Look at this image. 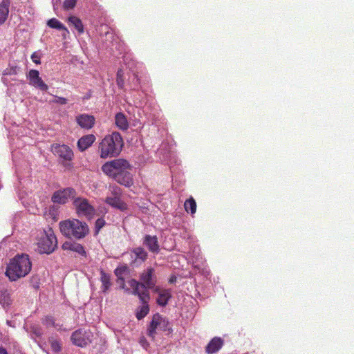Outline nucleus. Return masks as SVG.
I'll return each mask as SVG.
<instances>
[{
	"instance_id": "obj_1",
	"label": "nucleus",
	"mask_w": 354,
	"mask_h": 354,
	"mask_svg": "<svg viewBox=\"0 0 354 354\" xmlns=\"http://www.w3.org/2000/svg\"><path fill=\"white\" fill-rule=\"evenodd\" d=\"M130 169L129 162L122 158L106 162L102 167V170L106 175L126 187H130L133 183Z\"/></svg>"
},
{
	"instance_id": "obj_2",
	"label": "nucleus",
	"mask_w": 354,
	"mask_h": 354,
	"mask_svg": "<svg viewBox=\"0 0 354 354\" xmlns=\"http://www.w3.org/2000/svg\"><path fill=\"white\" fill-rule=\"evenodd\" d=\"M32 263L28 254H17L7 265L6 275L11 281L26 277L31 270Z\"/></svg>"
},
{
	"instance_id": "obj_3",
	"label": "nucleus",
	"mask_w": 354,
	"mask_h": 354,
	"mask_svg": "<svg viewBox=\"0 0 354 354\" xmlns=\"http://www.w3.org/2000/svg\"><path fill=\"white\" fill-rule=\"evenodd\" d=\"M124 141L121 134L113 132L106 135L99 144L100 156L107 158L118 156L122 151Z\"/></svg>"
},
{
	"instance_id": "obj_4",
	"label": "nucleus",
	"mask_w": 354,
	"mask_h": 354,
	"mask_svg": "<svg viewBox=\"0 0 354 354\" xmlns=\"http://www.w3.org/2000/svg\"><path fill=\"white\" fill-rule=\"evenodd\" d=\"M62 234L66 237L81 239L89 232L88 225L78 219L66 220L59 223Z\"/></svg>"
},
{
	"instance_id": "obj_5",
	"label": "nucleus",
	"mask_w": 354,
	"mask_h": 354,
	"mask_svg": "<svg viewBox=\"0 0 354 354\" xmlns=\"http://www.w3.org/2000/svg\"><path fill=\"white\" fill-rule=\"evenodd\" d=\"M50 151L57 158L58 162L66 169L73 168L74 153L73 149L67 145L54 143L50 146Z\"/></svg>"
},
{
	"instance_id": "obj_6",
	"label": "nucleus",
	"mask_w": 354,
	"mask_h": 354,
	"mask_svg": "<svg viewBox=\"0 0 354 354\" xmlns=\"http://www.w3.org/2000/svg\"><path fill=\"white\" fill-rule=\"evenodd\" d=\"M40 253L50 254L57 246V240L51 227L44 230L37 242Z\"/></svg>"
},
{
	"instance_id": "obj_7",
	"label": "nucleus",
	"mask_w": 354,
	"mask_h": 354,
	"mask_svg": "<svg viewBox=\"0 0 354 354\" xmlns=\"http://www.w3.org/2000/svg\"><path fill=\"white\" fill-rule=\"evenodd\" d=\"M73 205L77 216L80 217L84 216L91 218L95 214V208L85 198L75 197L73 201Z\"/></svg>"
},
{
	"instance_id": "obj_8",
	"label": "nucleus",
	"mask_w": 354,
	"mask_h": 354,
	"mask_svg": "<svg viewBox=\"0 0 354 354\" xmlns=\"http://www.w3.org/2000/svg\"><path fill=\"white\" fill-rule=\"evenodd\" d=\"M76 191L71 187H67L55 192L51 197V201L54 203L65 204L69 199L75 198Z\"/></svg>"
},
{
	"instance_id": "obj_9",
	"label": "nucleus",
	"mask_w": 354,
	"mask_h": 354,
	"mask_svg": "<svg viewBox=\"0 0 354 354\" xmlns=\"http://www.w3.org/2000/svg\"><path fill=\"white\" fill-rule=\"evenodd\" d=\"M140 280L141 288H153L157 282L155 270L151 267L144 270L140 274Z\"/></svg>"
},
{
	"instance_id": "obj_10",
	"label": "nucleus",
	"mask_w": 354,
	"mask_h": 354,
	"mask_svg": "<svg viewBox=\"0 0 354 354\" xmlns=\"http://www.w3.org/2000/svg\"><path fill=\"white\" fill-rule=\"evenodd\" d=\"M91 332L78 329L71 335V339L74 345L84 347L91 342Z\"/></svg>"
},
{
	"instance_id": "obj_11",
	"label": "nucleus",
	"mask_w": 354,
	"mask_h": 354,
	"mask_svg": "<svg viewBox=\"0 0 354 354\" xmlns=\"http://www.w3.org/2000/svg\"><path fill=\"white\" fill-rule=\"evenodd\" d=\"M128 283L132 288V294L137 295L142 304H148L150 299L148 288H141V283L134 279H131Z\"/></svg>"
},
{
	"instance_id": "obj_12",
	"label": "nucleus",
	"mask_w": 354,
	"mask_h": 354,
	"mask_svg": "<svg viewBox=\"0 0 354 354\" xmlns=\"http://www.w3.org/2000/svg\"><path fill=\"white\" fill-rule=\"evenodd\" d=\"M168 321L160 316L159 314H155L153 316L152 320L150 323L149 327L148 328V335L152 339H154L155 335L156 333V330L157 329L165 330V328L167 326Z\"/></svg>"
},
{
	"instance_id": "obj_13",
	"label": "nucleus",
	"mask_w": 354,
	"mask_h": 354,
	"mask_svg": "<svg viewBox=\"0 0 354 354\" xmlns=\"http://www.w3.org/2000/svg\"><path fill=\"white\" fill-rule=\"evenodd\" d=\"M131 266H137L145 262L148 258V254L142 247H137L131 250Z\"/></svg>"
},
{
	"instance_id": "obj_14",
	"label": "nucleus",
	"mask_w": 354,
	"mask_h": 354,
	"mask_svg": "<svg viewBox=\"0 0 354 354\" xmlns=\"http://www.w3.org/2000/svg\"><path fill=\"white\" fill-rule=\"evenodd\" d=\"M28 77L30 81V84L43 91H46L48 90V86L39 77V73L38 71L34 69L30 70L28 73Z\"/></svg>"
},
{
	"instance_id": "obj_15",
	"label": "nucleus",
	"mask_w": 354,
	"mask_h": 354,
	"mask_svg": "<svg viewBox=\"0 0 354 354\" xmlns=\"http://www.w3.org/2000/svg\"><path fill=\"white\" fill-rule=\"evenodd\" d=\"M105 202L111 207L120 211L127 209V205L122 201L119 196V193H118L116 190L114 191L112 196L106 197Z\"/></svg>"
},
{
	"instance_id": "obj_16",
	"label": "nucleus",
	"mask_w": 354,
	"mask_h": 354,
	"mask_svg": "<svg viewBox=\"0 0 354 354\" xmlns=\"http://www.w3.org/2000/svg\"><path fill=\"white\" fill-rule=\"evenodd\" d=\"M143 245L152 253L158 254L160 252V245L156 236L145 235L143 239Z\"/></svg>"
},
{
	"instance_id": "obj_17",
	"label": "nucleus",
	"mask_w": 354,
	"mask_h": 354,
	"mask_svg": "<svg viewBox=\"0 0 354 354\" xmlns=\"http://www.w3.org/2000/svg\"><path fill=\"white\" fill-rule=\"evenodd\" d=\"M224 340L219 337L212 338L205 347L207 354H214L218 352L223 346Z\"/></svg>"
},
{
	"instance_id": "obj_18",
	"label": "nucleus",
	"mask_w": 354,
	"mask_h": 354,
	"mask_svg": "<svg viewBox=\"0 0 354 354\" xmlns=\"http://www.w3.org/2000/svg\"><path fill=\"white\" fill-rule=\"evenodd\" d=\"M96 138L93 134H88L80 138L77 143L78 149L84 151L89 148L95 141Z\"/></svg>"
},
{
	"instance_id": "obj_19",
	"label": "nucleus",
	"mask_w": 354,
	"mask_h": 354,
	"mask_svg": "<svg viewBox=\"0 0 354 354\" xmlns=\"http://www.w3.org/2000/svg\"><path fill=\"white\" fill-rule=\"evenodd\" d=\"M76 121L82 128L90 129L95 124V118L93 115L82 114L76 118Z\"/></svg>"
},
{
	"instance_id": "obj_20",
	"label": "nucleus",
	"mask_w": 354,
	"mask_h": 354,
	"mask_svg": "<svg viewBox=\"0 0 354 354\" xmlns=\"http://www.w3.org/2000/svg\"><path fill=\"white\" fill-rule=\"evenodd\" d=\"M62 248L64 250H71L78 253L79 254L86 257V252L82 245L77 243L65 242L62 245Z\"/></svg>"
},
{
	"instance_id": "obj_21",
	"label": "nucleus",
	"mask_w": 354,
	"mask_h": 354,
	"mask_svg": "<svg viewBox=\"0 0 354 354\" xmlns=\"http://www.w3.org/2000/svg\"><path fill=\"white\" fill-rule=\"evenodd\" d=\"M10 0H2L0 3V26L6 21L9 14Z\"/></svg>"
},
{
	"instance_id": "obj_22",
	"label": "nucleus",
	"mask_w": 354,
	"mask_h": 354,
	"mask_svg": "<svg viewBox=\"0 0 354 354\" xmlns=\"http://www.w3.org/2000/svg\"><path fill=\"white\" fill-rule=\"evenodd\" d=\"M171 297V290L169 289H164L163 291L160 292V294L156 299V302L159 306H165Z\"/></svg>"
},
{
	"instance_id": "obj_23",
	"label": "nucleus",
	"mask_w": 354,
	"mask_h": 354,
	"mask_svg": "<svg viewBox=\"0 0 354 354\" xmlns=\"http://www.w3.org/2000/svg\"><path fill=\"white\" fill-rule=\"evenodd\" d=\"M115 123L121 130H127L129 127L127 119L124 113H118L115 116Z\"/></svg>"
},
{
	"instance_id": "obj_24",
	"label": "nucleus",
	"mask_w": 354,
	"mask_h": 354,
	"mask_svg": "<svg viewBox=\"0 0 354 354\" xmlns=\"http://www.w3.org/2000/svg\"><path fill=\"white\" fill-rule=\"evenodd\" d=\"M41 323L46 328L53 327L57 330H61L62 325L55 323V318L51 315H46L41 318Z\"/></svg>"
},
{
	"instance_id": "obj_25",
	"label": "nucleus",
	"mask_w": 354,
	"mask_h": 354,
	"mask_svg": "<svg viewBox=\"0 0 354 354\" xmlns=\"http://www.w3.org/2000/svg\"><path fill=\"white\" fill-rule=\"evenodd\" d=\"M47 24L49 27H50L52 28L64 30V32L63 33V36L64 37H66V34L69 33V31L67 29V28L55 18H52V19H49L47 22Z\"/></svg>"
},
{
	"instance_id": "obj_26",
	"label": "nucleus",
	"mask_w": 354,
	"mask_h": 354,
	"mask_svg": "<svg viewBox=\"0 0 354 354\" xmlns=\"http://www.w3.org/2000/svg\"><path fill=\"white\" fill-rule=\"evenodd\" d=\"M68 22L70 25L74 26L79 34H82L84 32V25L82 20L75 16H71L68 18Z\"/></svg>"
},
{
	"instance_id": "obj_27",
	"label": "nucleus",
	"mask_w": 354,
	"mask_h": 354,
	"mask_svg": "<svg viewBox=\"0 0 354 354\" xmlns=\"http://www.w3.org/2000/svg\"><path fill=\"white\" fill-rule=\"evenodd\" d=\"M111 277L109 274H106L104 270L100 271V281L102 283V291L106 292L110 288L111 283L110 281Z\"/></svg>"
},
{
	"instance_id": "obj_28",
	"label": "nucleus",
	"mask_w": 354,
	"mask_h": 354,
	"mask_svg": "<svg viewBox=\"0 0 354 354\" xmlns=\"http://www.w3.org/2000/svg\"><path fill=\"white\" fill-rule=\"evenodd\" d=\"M185 209L187 212H190L192 214H195L196 211V203L193 197H190L186 200L184 203Z\"/></svg>"
},
{
	"instance_id": "obj_29",
	"label": "nucleus",
	"mask_w": 354,
	"mask_h": 354,
	"mask_svg": "<svg viewBox=\"0 0 354 354\" xmlns=\"http://www.w3.org/2000/svg\"><path fill=\"white\" fill-rule=\"evenodd\" d=\"M129 270V268L127 266H122L118 267L115 270L114 273L119 280L122 281V285L124 286V279L123 275L127 273Z\"/></svg>"
},
{
	"instance_id": "obj_30",
	"label": "nucleus",
	"mask_w": 354,
	"mask_h": 354,
	"mask_svg": "<svg viewBox=\"0 0 354 354\" xmlns=\"http://www.w3.org/2000/svg\"><path fill=\"white\" fill-rule=\"evenodd\" d=\"M149 312L148 304H142V306L136 312V318L139 320L143 319Z\"/></svg>"
},
{
	"instance_id": "obj_31",
	"label": "nucleus",
	"mask_w": 354,
	"mask_h": 354,
	"mask_svg": "<svg viewBox=\"0 0 354 354\" xmlns=\"http://www.w3.org/2000/svg\"><path fill=\"white\" fill-rule=\"evenodd\" d=\"M123 71L122 69H120L117 72V79L116 82L117 85L120 88H123L124 86V80L123 78Z\"/></svg>"
},
{
	"instance_id": "obj_32",
	"label": "nucleus",
	"mask_w": 354,
	"mask_h": 354,
	"mask_svg": "<svg viewBox=\"0 0 354 354\" xmlns=\"http://www.w3.org/2000/svg\"><path fill=\"white\" fill-rule=\"evenodd\" d=\"M51 349L55 353H58L61 351L62 346L59 341L51 338L49 339Z\"/></svg>"
},
{
	"instance_id": "obj_33",
	"label": "nucleus",
	"mask_w": 354,
	"mask_h": 354,
	"mask_svg": "<svg viewBox=\"0 0 354 354\" xmlns=\"http://www.w3.org/2000/svg\"><path fill=\"white\" fill-rule=\"evenodd\" d=\"M77 3V0H64L63 3V8L66 10L73 9Z\"/></svg>"
},
{
	"instance_id": "obj_34",
	"label": "nucleus",
	"mask_w": 354,
	"mask_h": 354,
	"mask_svg": "<svg viewBox=\"0 0 354 354\" xmlns=\"http://www.w3.org/2000/svg\"><path fill=\"white\" fill-rule=\"evenodd\" d=\"M105 221L102 218H97L95 224V234H98L100 230L105 225Z\"/></svg>"
},
{
	"instance_id": "obj_35",
	"label": "nucleus",
	"mask_w": 354,
	"mask_h": 354,
	"mask_svg": "<svg viewBox=\"0 0 354 354\" xmlns=\"http://www.w3.org/2000/svg\"><path fill=\"white\" fill-rule=\"evenodd\" d=\"M17 73V67L12 66V67L5 69L3 71L2 75L5 76V75H16Z\"/></svg>"
},
{
	"instance_id": "obj_36",
	"label": "nucleus",
	"mask_w": 354,
	"mask_h": 354,
	"mask_svg": "<svg viewBox=\"0 0 354 354\" xmlns=\"http://www.w3.org/2000/svg\"><path fill=\"white\" fill-rule=\"evenodd\" d=\"M40 58H41V57H40L39 54L37 53V52H34L31 55V59L36 64H39L41 63Z\"/></svg>"
},
{
	"instance_id": "obj_37",
	"label": "nucleus",
	"mask_w": 354,
	"mask_h": 354,
	"mask_svg": "<svg viewBox=\"0 0 354 354\" xmlns=\"http://www.w3.org/2000/svg\"><path fill=\"white\" fill-rule=\"evenodd\" d=\"M53 102L59 104H66L67 103V100L63 97H55V99L53 100Z\"/></svg>"
},
{
	"instance_id": "obj_38",
	"label": "nucleus",
	"mask_w": 354,
	"mask_h": 354,
	"mask_svg": "<svg viewBox=\"0 0 354 354\" xmlns=\"http://www.w3.org/2000/svg\"><path fill=\"white\" fill-rule=\"evenodd\" d=\"M32 332L37 336V337H41L42 335V333L41 332V330L39 328H37L36 327L32 328Z\"/></svg>"
},
{
	"instance_id": "obj_39",
	"label": "nucleus",
	"mask_w": 354,
	"mask_h": 354,
	"mask_svg": "<svg viewBox=\"0 0 354 354\" xmlns=\"http://www.w3.org/2000/svg\"><path fill=\"white\" fill-rule=\"evenodd\" d=\"M152 289H153L154 292L158 293V295L160 294V291H163V290H164V289H161L160 287L156 286Z\"/></svg>"
},
{
	"instance_id": "obj_40",
	"label": "nucleus",
	"mask_w": 354,
	"mask_h": 354,
	"mask_svg": "<svg viewBox=\"0 0 354 354\" xmlns=\"http://www.w3.org/2000/svg\"><path fill=\"white\" fill-rule=\"evenodd\" d=\"M140 343L144 347H146L148 345V343L147 342V340L145 338H142L140 339Z\"/></svg>"
},
{
	"instance_id": "obj_41",
	"label": "nucleus",
	"mask_w": 354,
	"mask_h": 354,
	"mask_svg": "<svg viewBox=\"0 0 354 354\" xmlns=\"http://www.w3.org/2000/svg\"><path fill=\"white\" fill-rule=\"evenodd\" d=\"M0 354H8V352L6 348L0 347Z\"/></svg>"
}]
</instances>
